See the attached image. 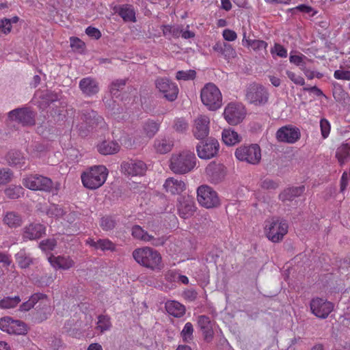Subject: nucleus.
Wrapping results in <instances>:
<instances>
[{"mask_svg": "<svg viewBox=\"0 0 350 350\" xmlns=\"http://www.w3.org/2000/svg\"><path fill=\"white\" fill-rule=\"evenodd\" d=\"M178 214L181 218L188 219L193 216L196 211L194 198L190 196H180L178 198Z\"/></svg>", "mask_w": 350, "mask_h": 350, "instance_id": "2eb2a0df", "label": "nucleus"}, {"mask_svg": "<svg viewBox=\"0 0 350 350\" xmlns=\"http://www.w3.org/2000/svg\"><path fill=\"white\" fill-rule=\"evenodd\" d=\"M119 144L115 141L105 140L97 145V150L103 155H110L117 153L120 150Z\"/></svg>", "mask_w": 350, "mask_h": 350, "instance_id": "2f4dec72", "label": "nucleus"}, {"mask_svg": "<svg viewBox=\"0 0 350 350\" xmlns=\"http://www.w3.org/2000/svg\"><path fill=\"white\" fill-rule=\"evenodd\" d=\"M49 261L55 269L68 270L75 265V262L70 256H51L49 258Z\"/></svg>", "mask_w": 350, "mask_h": 350, "instance_id": "a878e982", "label": "nucleus"}, {"mask_svg": "<svg viewBox=\"0 0 350 350\" xmlns=\"http://www.w3.org/2000/svg\"><path fill=\"white\" fill-rule=\"evenodd\" d=\"M214 51L219 53L226 59H230L235 57L237 53L234 49L225 42H218L213 46Z\"/></svg>", "mask_w": 350, "mask_h": 350, "instance_id": "c756f323", "label": "nucleus"}, {"mask_svg": "<svg viewBox=\"0 0 350 350\" xmlns=\"http://www.w3.org/2000/svg\"><path fill=\"white\" fill-rule=\"evenodd\" d=\"M81 120L84 121L89 126L98 127L105 129L106 123L103 117L98 116L96 111L94 110L87 109L81 112Z\"/></svg>", "mask_w": 350, "mask_h": 350, "instance_id": "412c9836", "label": "nucleus"}, {"mask_svg": "<svg viewBox=\"0 0 350 350\" xmlns=\"http://www.w3.org/2000/svg\"><path fill=\"white\" fill-rule=\"evenodd\" d=\"M172 33L176 37L181 36L185 39L191 38L195 36V33L193 31L187 29H180L179 27L173 28Z\"/></svg>", "mask_w": 350, "mask_h": 350, "instance_id": "8fccbe9b", "label": "nucleus"}, {"mask_svg": "<svg viewBox=\"0 0 350 350\" xmlns=\"http://www.w3.org/2000/svg\"><path fill=\"white\" fill-rule=\"evenodd\" d=\"M223 37L225 40L227 41H234L237 39V35L236 32L233 30L226 29L223 31Z\"/></svg>", "mask_w": 350, "mask_h": 350, "instance_id": "774afa93", "label": "nucleus"}, {"mask_svg": "<svg viewBox=\"0 0 350 350\" xmlns=\"http://www.w3.org/2000/svg\"><path fill=\"white\" fill-rule=\"evenodd\" d=\"M167 312L176 318H180L185 315L186 308L184 305L174 300L167 301L165 304Z\"/></svg>", "mask_w": 350, "mask_h": 350, "instance_id": "cd10ccee", "label": "nucleus"}, {"mask_svg": "<svg viewBox=\"0 0 350 350\" xmlns=\"http://www.w3.org/2000/svg\"><path fill=\"white\" fill-rule=\"evenodd\" d=\"M15 260L18 266L22 269L29 268L34 262V258L31 254L24 248L15 254Z\"/></svg>", "mask_w": 350, "mask_h": 350, "instance_id": "7c9ffc66", "label": "nucleus"}, {"mask_svg": "<svg viewBox=\"0 0 350 350\" xmlns=\"http://www.w3.org/2000/svg\"><path fill=\"white\" fill-rule=\"evenodd\" d=\"M79 88L82 94L88 97H91L99 92L98 82L94 78L88 77L81 79Z\"/></svg>", "mask_w": 350, "mask_h": 350, "instance_id": "4be33fe9", "label": "nucleus"}, {"mask_svg": "<svg viewBox=\"0 0 350 350\" xmlns=\"http://www.w3.org/2000/svg\"><path fill=\"white\" fill-rule=\"evenodd\" d=\"M202 103L211 111H215L222 105V96L219 89L212 83L204 85L201 90Z\"/></svg>", "mask_w": 350, "mask_h": 350, "instance_id": "423d86ee", "label": "nucleus"}, {"mask_svg": "<svg viewBox=\"0 0 350 350\" xmlns=\"http://www.w3.org/2000/svg\"><path fill=\"white\" fill-rule=\"evenodd\" d=\"M28 332L27 325L20 320H14L11 322V326H10V334L16 335H25Z\"/></svg>", "mask_w": 350, "mask_h": 350, "instance_id": "58836bf2", "label": "nucleus"}, {"mask_svg": "<svg viewBox=\"0 0 350 350\" xmlns=\"http://www.w3.org/2000/svg\"><path fill=\"white\" fill-rule=\"evenodd\" d=\"M301 137L300 130L291 124L280 127L275 133L278 142L293 144Z\"/></svg>", "mask_w": 350, "mask_h": 350, "instance_id": "9b49d317", "label": "nucleus"}, {"mask_svg": "<svg viewBox=\"0 0 350 350\" xmlns=\"http://www.w3.org/2000/svg\"><path fill=\"white\" fill-rule=\"evenodd\" d=\"M122 171L128 176H143L147 170L146 164L141 160L131 159L121 165Z\"/></svg>", "mask_w": 350, "mask_h": 350, "instance_id": "f3484780", "label": "nucleus"}, {"mask_svg": "<svg viewBox=\"0 0 350 350\" xmlns=\"http://www.w3.org/2000/svg\"><path fill=\"white\" fill-rule=\"evenodd\" d=\"M198 325L202 332L204 340L206 342H211L213 338L214 332L210 318L206 315L199 316Z\"/></svg>", "mask_w": 350, "mask_h": 350, "instance_id": "b1692460", "label": "nucleus"}, {"mask_svg": "<svg viewBox=\"0 0 350 350\" xmlns=\"http://www.w3.org/2000/svg\"><path fill=\"white\" fill-rule=\"evenodd\" d=\"M12 172L10 169L3 168L0 170V185H5L11 181Z\"/></svg>", "mask_w": 350, "mask_h": 350, "instance_id": "603ef678", "label": "nucleus"}, {"mask_svg": "<svg viewBox=\"0 0 350 350\" xmlns=\"http://www.w3.org/2000/svg\"><path fill=\"white\" fill-rule=\"evenodd\" d=\"M245 97L250 103L260 105L267 102L269 94L262 85L252 83L247 88Z\"/></svg>", "mask_w": 350, "mask_h": 350, "instance_id": "9d476101", "label": "nucleus"}, {"mask_svg": "<svg viewBox=\"0 0 350 350\" xmlns=\"http://www.w3.org/2000/svg\"><path fill=\"white\" fill-rule=\"evenodd\" d=\"M46 214L51 217H60L65 214V211L61 206L53 204L49 206Z\"/></svg>", "mask_w": 350, "mask_h": 350, "instance_id": "49530a36", "label": "nucleus"}, {"mask_svg": "<svg viewBox=\"0 0 350 350\" xmlns=\"http://www.w3.org/2000/svg\"><path fill=\"white\" fill-rule=\"evenodd\" d=\"M111 327V323L110 321V318L107 315H100L98 317L97 322V329L100 331V332H104L110 329Z\"/></svg>", "mask_w": 350, "mask_h": 350, "instance_id": "a18cd8bd", "label": "nucleus"}, {"mask_svg": "<svg viewBox=\"0 0 350 350\" xmlns=\"http://www.w3.org/2000/svg\"><path fill=\"white\" fill-rule=\"evenodd\" d=\"M334 77L338 80L350 81V70L339 69L334 72Z\"/></svg>", "mask_w": 350, "mask_h": 350, "instance_id": "4d7b16f0", "label": "nucleus"}, {"mask_svg": "<svg viewBox=\"0 0 350 350\" xmlns=\"http://www.w3.org/2000/svg\"><path fill=\"white\" fill-rule=\"evenodd\" d=\"M54 276L52 274L42 275L38 281L39 286H48L54 281Z\"/></svg>", "mask_w": 350, "mask_h": 350, "instance_id": "338daca9", "label": "nucleus"}, {"mask_svg": "<svg viewBox=\"0 0 350 350\" xmlns=\"http://www.w3.org/2000/svg\"><path fill=\"white\" fill-rule=\"evenodd\" d=\"M5 195L10 199L16 200L24 193V189L20 185H11L4 190Z\"/></svg>", "mask_w": 350, "mask_h": 350, "instance_id": "a19ab883", "label": "nucleus"}, {"mask_svg": "<svg viewBox=\"0 0 350 350\" xmlns=\"http://www.w3.org/2000/svg\"><path fill=\"white\" fill-rule=\"evenodd\" d=\"M336 157L340 165H344L350 157V142L342 144L336 150Z\"/></svg>", "mask_w": 350, "mask_h": 350, "instance_id": "c9c22d12", "label": "nucleus"}, {"mask_svg": "<svg viewBox=\"0 0 350 350\" xmlns=\"http://www.w3.org/2000/svg\"><path fill=\"white\" fill-rule=\"evenodd\" d=\"M131 235L135 239L144 242H150L152 245L155 247L163 245L166 241L164 237L156 238L149 234L147 231L144 230L139 225H135L132 227Z\"/></svg>", "mask_w": 350, "mask_h": 350, "instance_id": "dca6fc26", "label": "nucleus"}, {"mask_svg": "<svg viewBox=\"0 0 350 350\" xmlns=\"http://www.w3.org/2000/svg\"><path fill=\"white\" fill-rule=\"evenodd\" d=\"M224 116L228 124L237 125L240 123L244 118L243 108L234 103H230L224 109Z\"/></svg>", "mask_w": 350, "mask_h": 350, "instance_id": "a211bd4d", "label": "nucleus"}, {"mask_svg": "<svg viewBox=\"0 0 350 350\" xmlns=\"http://www.w3.org/2000/svg\"><path fill=\"white\" fill-rule=\"evenodd\" d=\"M156 88L163 94V96L169 101L176 99L178 94L177 85L166 77H158L155 80Z\"/></svg>", "mask_w": 350, "mask_h": 350, "instance_id": "f8f14e48", "label": "nucleus"}, {"mask_svg": "<svg viewBox=\"0 0 350 350\" xmlns=\"http://www.w3.org/2000/svg\"><path fill=\"white\" fill-rule=\"evenodd\" d=\"M286 75L296 85H304L305 84L304 79L301 76L297 75L293 72L287 70Z\"/></svg>", "mask_w": 350, "mask_h": 350, "instance_id": "680f3d73", "label": "nucleus"}, {"mask_svg": "<svg viewBox=\"0 0 350 350\" xmlns=\"http://www.w3.org/2000/svg\"><path fill=\"white\" fill-rule=\"evenodd\" d=\"M8 119L23 126H33L36 124V113L29 107L16 108L8 113Z\"/></svg>", "mask_w": 350, "mask_h": 350, "instance_id": "1a4fd4ad", "label": "nucleus"}, {"mask_svg": "<svg viewBox=\"0 0 350 350\" xmlns=\"http://www.w3.org/2000/svg\"><path fill=\"white\" fill-rule=\"evenodd\" d=\"M304 191V185L287 188L279 195V198L283 202L292 201L295 198L300 196Z\"/></svg>", "mask_w": 350, "mask_h": 350, "instance_id": "473e14b6", "label": "nucleus"}, {"mask_svg": "<svg viewBox=\"0 0 350 350\" xmlns=\"http://www.w3.org/2000/svg\"><path fill=\"white\" fill-rule=\"evenodd\" d=\"M221 137L223 142L228 146H233L239 143L241 139V137L237 132L230 129H224L222 131Z\"/></svg>", "mask_w": 350, "mask_h": 350, "instance_id": "e433bc0d", "label": "nucleus"}, {"mask_svg": "<svg viewBox=\"0 0 350 350\" xmlns=\"http://www.w3.org/2000/svg\"><path fill=\"white\" fill-rule=\"evenodd\" d=\"M333 309V304L322 298L317 297L310 301V310L318 318L326 319Z\"/></svg>", "mask_w": 350, "mask_h": 350, "instance_id": "4468645a", "label": "nucleus"}, {"mask_svg": "<svg viewBox=\"0 0 350 350\" xmlns=\"http://www.w3.org/2000/svg\"><path fill=\"white\" fill-rule=\"evenodd\" d=\"M307 57L304 55H291L289 57L290 62L297 66H304L305 64L304 59Z\"/></svg>", "mask_w": 350, "mask_h": 350, "instance_id": "69168bd1", "label": "nucleus"}, {"mask_svg": "<svg viewBox=\"0 0 350 350\" xmlns=\"http://www.w3.org/2000/svg\"><path fill=\"white\" fill-rule=\"evenodd\" d=\"M209 118L204 115H200L194 121L193 128V135L196 138L202 139L209 133Z\"/></svg>", "mask_w": 350, "mask_h": 350, "instance_id": "6ab92c4d", "label": "nucleus"}, {"mask_svg": "<svg viewBox=\"0 0 350 350\" xmlns=\"http://www.w3.org/2000/svg\"><path fill=\"white\" fill-rule=\"evenodd\" d=\"M23 185L33 191H41L57 193L59 189V183L54 185L52 180L40 174H29L23 178Z\"/></svg>", "mask_w": 350, "mask_h": 350, "instance_id": "7ed1b4c3", "label": "nucleus"}, {"mask_svg": "<svg viewBox=\"0 0 350 350\" xmlns=\"http://www.w3.org/2000/svg\"><path fill=\"white\" fill-rule=\"evenodd\" d=\"M107 175V169L104 165L94 166L81 174L82 183L89 189H96L105 183Z\"/></svg>", "mask_w": 350, "mask_h": 350, "instance_id": "20e7f679", "label": "nucleus"}, {"mask_svg": "<svg viewBox=\"0 0 350 350\" xmlns=\"http://www.w3.org/2000/svg\"><path fill=\"white\" fill-rule=\"evenodd\" d=\"M174 129L179 133H183L188 129V124L183 118H176L174 120Z\"/></svg>", "mask_w": 350, "mask_h": 350, "instance_id": "6e6d98bb", "label": "nucleus"}, {"mask_svg": "<svg viewBox=\"0 0 350 350\" xmlns=\"http://www.w3.org/2000/svg\"><path fill=\"white\" fill-rule=\"evenodd\" d=\"M206 172L208 175L211 180L214 183H219L225 176V171L224 165L219 164L209 165Z\"/></svg>", "mask_w": 350, "mask_h": 350, "instance_id": "c85d7f7f", "label": "nucleus"}, {"mask_svg": "<svg viewBox=\"0 0 350 350\" xmlns=\"http://www.w3.org/2000/svg\"><path fill=\"white\" fill-rule=\"evenodd\" d=\"M46 228L40 224H30L23 229L22 237L23 241L36 240L45 234Z\"/></svg>", "mask_w": 350, "mask_h": 350, "instance_id": "aec40b11", "label": "nucleus"}, {"mask_svg": "<svg viewBox=\"0 0 350 350\" xmlns=\"http://www.w3.org/2000/svg\"><path fill=\"white\" fill-rule=\"evenodd\" d=\"M288 225L286 220L273 217L266 221L265 233L273 243L280 242L288 232Z\"/></svg>", "mask_w": 350, "mask_h": 350, "instance_id": "39448f33", "label": "nucleus"}, {"mask_svg": "<svg viewBox=\"0 0 350 350\" xmlns=\"http://www.w3.org/2000/svg\"><path fill=\"white\" fill-rule=\"evenodd\" d=\"M271 53L272 55L276 54L278 56L280 57H287V50L281 44L275 43L274 46L271 49Z\"/></svg>", "mask_w": 350, "mask_h": 350, "instance_id": "13d9d810", "label": "nucleus"}, {"mask_svg": "<svg viewBox=\"0 0 350 350\" xmlns=\"http://www.w3.org/2000/svg\"><path fill=\"white\" fill-rule=\"evenodd\" d=\"M132 256L142 267L152 271L161 270L163 268L161 255L158 251L150 247L137 248L133 250Z\"/></svg>", "mask_w": 350, "mask_h": 350, "instance_id": "f257e3e1", "label": "nucleus"}, {"mask_svg": "<svg viewBox=\"0 0 350 350\" xmlns=\"http://www.w3.org/2000/svg\"><path fill=\"white\" fill-rule=\"evenodd\" d=\"M13 319L10 317H4L0 319V329L9 334L10 326Z\"/></svg>", "mask_w": 350, "mask_h": 350, "instance_id": "e2e57ef3", "label": "nucleus"}, {"mask_svg": "<svg viewBox=\"0 0 350 350\" xmlns=\"http://www.w3.org/2000/svg\"><path fill=\"white\" fill-rule=\"evenodd\" d=\"M117 224L116 219L111 216H104L100 219V226L105 231L113 230Z\"/></svg>", "mask_w": 350, "mask_h": 350, "instance_id": "c03bdc74", "label": "nucleus"}, {"mask_svg": "<svg viewBox=\"0 0 350 350\" xmlns=\"http://www.w3.org/2000/svg\"><path fill=\"white\" fill-rule=\"evenodd\" d=\"M21 299L18 295L14 297H5L0 300V308L1 309H11L15 308L21 302Z\"/></svg>", "mask_w": 350, "mask_h": 350, "instance_id": "37998d69", "label": "nucleus"}, {"mask_svg": "<svg viewBox=\"0 0 350 350\" xmlns=\"http://www.w3.org/2000/svg\"><path fill=\"white\" fill-rule=\"evenodd\" d=\"M196 72L195 70H189L187 71L180 70L176 72V78L178 80H189L196 77Z\"/></svg>", "mask_w": 350, "mask_h": 350, "instance_id": "3c124183", "label": "nucleus"}, {"mask_svg": "<svg viewBox=\"0 0 350 350\" xmlns=\"http://www.w3.org/2000/svg\"><path fill=\"white\" fill-rule=\"evenodd\" d=\"M85 243L95 250H100L103 252L116 250V245L108 239H99L95 241L89 238L85 241Z\"/></svg>", "mask_w": 350, "mask_h": 350, "instance_id": "bb28decb", "label": "nucleus"}, {"mask_svg": "<svg viewBox=\"0 0 350 350\" xmlns=\"http://www.w3.org/2000/svg\"><path fill=\"white\" fill-rule=\"evenodd\" d=\"M320 127L322 137L326 139L329 136L331 129L329 121L325 118H322L320 120Z\"/></svg>", "mask_w": 350, "mask_h": 350, "instance_id": "5fc2aeb1", "label": "nucleus"}, {"mask_svg": "<svg viewBox=\"0 0 350 350\" xmlns=\"http://www.w3.org/2000/svg\"><path fill=\"white\" fill-rule=\"evenodd\" d=\"M242 44L245 46L251 47L254 51H259L264 50L267 53V43L260 40H250L246 38V31H243Z\"/></svg>", "mask_w": 350, "mask_h": 350, "instance_id": "f704fd0d", "label": "nucleus"}, {"mask_svg": "<svg viewBox=\"0 0 350 350\" xmlns=\"http://www.w3.org/2000/svg\"><path fill=\"white\" fill-rule=\"evenodd\" d=\"M234 154L238 160L251 165H257L261 160V149L257 144L241 145Z\"/></svg>", "mask_w": 350, "mask_h": 350, "instance_id": "0eeeda50", "label": "nucleus"}, {"mask_svg": "<svg viewBox=\"0 0 350 350\" xmlns=\"http://www.w3.org/2000/svg\"><path fill=\"white\" fill-rule=\"evenodd\" d=\"M11 29L12 25L8 18L0 19V35H7L11 31Z\"/></svg>", "mask_w": 350, "mask_h": 350, "instance_id": "bf43d9fd", "label": "nucleus"}, {"mask_svg": "<svg viewBox=\"0 0 350 350\" xmlns=\"http://www.w3.org/2000/svg\"><path fill=\"white\" fill-rule=\"evenodd\" d=\"M56 241L54 239H46L40 242V247L42 250H53L56 245Z\"/></svg>", "mask_w": 350, "mask_h": 350, "instance_id": "052dcab7", "label": "nucleus"}, {"mask_svg": "<svg viewBox=\"0 0 350 350\" xmlns=\"http://www.w3.org/2000/svg\"><path fill=\"white\" fill-rule=\"evenodd\" d=\"M174 146V140L166 136H159L153 144L154 150L159 154H166L170 152Z\"/></svg>", "mask_w": 350, "mask_h": 350, "instance_id": "5701e85b", "label": "nucleus"}, {"mask_svg": "<svg viewBox=\"0 0 350 350\" xmlns=\"http://www.w3.org/2000/svg\"><path fill=\"white\" fill-rule=\"evenodd\" d=\"M219 147V143L215 139L202 140L196 146L198 156L202 159H210L217 154Z\"/></svg>", "mask_w": 350, "mask_h": 350, "instance_id": "ddd939ff", "label": "nucleus"}, {"mask_svg": "<svg viewBox=\"0 0 350 350\" xmlns=\"http://www.w3.org/2000/svg\"><path fill=\"white\" fill-rule=\"evenodd\" d=\"M260 187L265 189H275L278 187V183L271 179L265 178L261 180Z\"/></svg>", "mask_w": 350, "mask_h": 350, "instance_id": "0e129e2a", "label": "nucleus"}, {"mask_svg": "<svg viewBox=\"0 0 350 350\" xmlns=\"http://www.w3.org/2000/svg\"><path fill=\"white\" fill-rule=\"evenodd\" d=\"M196 164L195 154L189 150H183L178 154L172 155L170 168L175 174H185L191 172Z\"/></svg>", "mask_w": 350, "mask_h": 350, "instance_id": "f03ea898", "label": "nucleus"}, {"mask_svg": "<svg viewBox=\"0 0 350 350\" xmlns=\"http://www.w3.org/2000/svg\"><path fill=\"white\" fill-rule=\"evenodd\" d=\"M7 161L10 165L22 167L25 162V158L21 152L12 150L8 152Z\"/></svg>", "mask_w": 350, "mask_h": 350, "instance_id": "4c0bfd02", "label": "nucleus"}, {"mask_svg": "<svg viewBox=\"0 0 350 350\" xmlns=\"http://www.w3.org/2000/svg\"><path fill=\"white\" fill-rule=\"evenodd\" d=\"M160 123L153 120H148L143 126L144 132L149 138L153 137L159 131Z\"/></svg>", "mask_w": 350, "mask_h": 350, "instance_id": "79ce46f5", "label": "nucleus"}, {"mask_svg": "<svg viewBox=\"0 0 350 350\" xmlns=\"http://www.w3.org/2000/svg\"><path fill=\"white\" fill-rule=\"evenodd\" d=\"M126 85V80L118 79L111 83L110 86V92L113 95H116L118 92L124 88Z\"/></svg>", "mask_w": 350, "mask_h": 350, "instance_id": "864d4df0", "label": "nucleus"}, {"mask_svg": "<svg viewBox=\"0 0 350 350\" xmlns=\"http://www.w3.org/2000/svg\"><path fill=\"white\" fill-rule=\"evenodd\" d=\"M163 187L166 192L178 195L185 189V183L182 180L170 177L166 179Z\"/></svg>", "mask_w": 350, "mask_h": 350, "instance_id": "393cba45", "label": "nucleus"}, {"mask_svg": "<svg viewBox=\"0 0 350 350\" xmlns=\"http://www.w3.org/2000/svg\"><path fill=\"white\" fill-rule=\"evenodd\" d=\"M333 96L337 102H341L343 100L347 95V93L342 89L341 85L337 83H333Z\"/></svg>", "mask_w": 350, "mask_h": 350, "instance_id": "09e8293b", "label": "nucleus"}, {"mask_svg": "<svg viewBox=\"0 0 350 350\" xmlns=\"http://www.w3.org/2000/svg\"><path fill=\"white\" fill-rule=\"evenodd\" d=\"M118 14L125 21L135 22L136 21L135 12L132 5H122L120 8Z\"/></svg>", "mask_w": 350, "mask_h": 350, "instance_id": "ea45409f", "label": "nucleus"}, {"mask_svg": "<svg viewBox=\"0 0 350 350\" xmlns=\"http://www.w3.org/2000/svg\"><path fill=\"white\" fill-rule=\"evenodd\" d=\"M3 223L12 228L20 227L23 224V219L20 214L14 211L7 212L3 219Z\"/></svg>", "mask_w": 350, "mask_h": 350, "instance_id": "72a5a7b5", "label": "nucleus"}, {"mask_svg": "<svg viewBox=\"0 0 350 350\" xmlns=\"http://www.w3.org/2000/svg\"><path fill=\"white\" fill-rule=\"evenodd\" d=\"M197 199L199 204L206 208H211L219 204L217 193L210 186L203 185L197 189Z\"/></svg>", "mask_w": 350, "mask_h": 350, "instance_id": "6e6552de", "label": "nucleus"}, {"mask_svg": "<svg viewBox=\"0 0 350 350\" xmlns=\"http://www.w3.org/2000/svg\"><path fill=\"white\" fill-rule=\"evenodd\" d=\"M193 325L190 322H187L182 332H181V336L185 342H189L193 339Z\"/></svg>", "mask_w": 350, "mask_h": 350, "instance_id": "de8ad7c7", "label": "nucleus"}]
</instances>
